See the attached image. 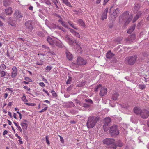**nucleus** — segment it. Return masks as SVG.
<instances>
[{
    "mask_svg": "<svg viewBox=\"0 0 149 149\" xmlns=\"http://www.w3.org/2000/svg\"><path fill=\"white\" fill-rule=\"evenodd\" d=\"M134 111L135 114L139 115L143 119H146L149 116V111L145 109H142L139 107L136 106Z\"/></svg>",
    "mask_w": 149,
    "mask_h": 149,
    "instance_id": "f257e3e1",
    "label": "nucleus"
},
{
    "mask_svg": "<svg viewBox=\"0 0 149 149\" xmlns=\"http://www.w3.org/2000/svg\"><path fill=\"white\" fill-rule=\"evenodd\" d=\"M129 12L127 11L123 13L120 17L119 21L121 20L125 22V25H127L132 19V15H129Z\"/></svg>",
    "mask_w": 149,
    "mask_h": 149,
    "instance_id": "f03ea898",
    "label": "nucleus"
},
{
    "mask_svg": "<svg viewBox=\"0 0 149 149\" xmlns=\"http://www.w3.org/2000/svg\"><path fill=\"white\" fill-rule=\"evenodd\" d=\"M99 118L96 117L95 118L94 116H90L88 118L86 125L88 128H93L95 125L96 123L99 120Z\"/></svg>",
    "mask_w": 149,
    "mask_h": 149,
    "instance_id": "7ed1b4c3",
    "label": "nucleus"
},
{
    "mask_svg": "<svg viewBox=\"0 0 149 149\" xmlns=\"http://www.w3.org/2000/svg\"><path fill=\"white\" fill-rule=\"evenodd\" d=\"M137 57L136 55L130 56L125 58V62L126 64L130 65H133L136 63Z\"/></svg>",
    "mask_w": 149,
    "mask_h": 149,
    "instance_id": "20e7f679",
    "label": "nucleus"
},
{
    "mask_svg": "<svg viewBox=\"0 0 149 149\" xmlns=\"http://www.w3.org/2000/svg\"><path fill=\"white\" fill-rule=\"evenodd\" d=\"M101 88L99 94L101 97H103L106 95L107 94V88L104 87H102V85L99 84L95 88L94 90L95 91H97L98 90V89Z\"/></svg>",
    "mask_w": 149,
    "mask_h": 149,
    "instance_id": "39448f33",
    "label": "nucleus"
},
{
    "mask_svg": "<svg viewBox=\"0 0 149 149\" xmlns=\"http://www.w3.org/2000/svg\"><path fill=\"white\" fill-rule=\"evenodd\" d=\"M109 132L112 136H115L119 134V131L117 129V127L115 125H114L111 127Z\"/></svg>",
    "mask_w": 149,
    "mask_h": 149,
    "instance_id": "423d86ee",
    "label": "nucleus"
},
{
    "mask_svg": "<svg viewBox=\"0 0 149 149\" xmlns=\"http://www.w3.org/2000/svg\"><path fill=\"white\" fill-rule=\"evenodd\" d=\"M66 39L68 41V44L73 46H76L77 48L79 49V48H81V47L79 45H78L77 43L72 39V38H70L69 36L68 35H67L65 36Z\"/></svg>",
    "mask_w": 149,
    "mask_h": 149,
    "instance_id": "0eeeda50",
    "label": "nucleus"
},
{
    "mask_svg": "<svg viewBox=\"0 0 149 149\" xmlns=\"http://www.w3.org/2000/svg\"><path fill=\"white\" fill-rule=\"evenodd\" d=\"M77 64L79 65H84L86 64V61L81 57H78L77 60Z\"/></svg>",
    "mask_w": 149,
    "mask_h": 149,
    "instance_id": "6e6552de",
    "label": "nucleus"
},
{
    "mask_svg": "<svg viewBox=\"0 0 149 149\" xmlns=\"http://www.w3.org/2000/svg\"><path fill=\"white\" fill-rule=\"evenodd\" d=\"M104 144L110 146L114 143V140L112 139H106L103 140Z\"/></svg>",
    "mask_w": 149,
    "mask_h": 149,
    "instance_id": "1a4fd4ad",
    "label": "nucleus"
},
{
    "mask_svg": "<svg viewBox=\"0 0 149 149\" xmlns=\"http://www.w3.org/2000/svg\"><path fill=\"white\" fill-rule=\"evenodd\" d=\"M25 25L26 29L30 31H32L33 29L32 23L31 21H28L26 22Z\"/></svg>",
    "mask_w": 149,
    "mask_h": 149,
    "instance_id": "9d476101",
    "label": "nucleus"
},
{
    "mask_svg": "<svg viewBox=\"0 0 149 149\" xmlns=\"http://www.w3.org/2000/svg\"><path fill=\"white\" fill-rule=\"evenodd\" d=\"M47 40L50 45H56L58 47H60L61 46L60 45H58V43L56 42L55 41H54L52 38H50V37H48L47 39Z\"/></svg>",
    "mask_w": 149,
    "mask_h": 149,
    "instance_id": "9b49d317",
    "label": "nucleus"
},
{
    "mask_svg": "<svg viewBox=\"0 0 149 149\" xmlns=\"http://www.w3.org/2000/svg\"><path fill=\"white\" fill-rule=\"evenodd\" d=\"M108 8H106L102 13L101 16V19L102 20L107 18V13L108 12Z\"/></svg>",
    "mask_w": 149,
    "mask_h": 149,
    "instance_id": "f8f14e48",
    "label": "nucleus"
},
{
    "mask_svg": "<svg viewBox=\"0 0 149 149\" xmlns=\"http://www.w3.org/2000/svg\"><path fill=\"white\" fill-rule=\"evenodd\" d=\"M13 72H12L11 74V77L13 78H15L16 76L17 70V68L16 67L13 66L12 68Z\"/></svg>",
    "mask_w": 149,
    "mask_h": 149,
    "instance_id": "ddd939ff",
    "label": "nucleus"
},
{
    "mask_svg": "<svg viewBox=\"0 0 149 149\" xmlns=\"http://www.w3.org/2000/svg\"><path fill=\"white\" fill-rule=\"evenodd\" d=\"M136 39L135 35L134 34H132L130 35L126 39L127 41L132 42Z\"/></svg>",
    "mask_w": 149,
    "mask_h": 149,
    "instance_id": "4468645a",
    "label": "nucleus"
},
{
    "mask_svg": "<svg viewBox=\"0 0 149 149\" xmlns=\"http://www.w3.org/2000/svg\"><path fill=\"white\" fill-rule=\"evenodd\" d=\"M114 56V54L111 53V52L110 51L107 53L106 56L107 58L110 59L113 57Z\"/></svg>",
    "mask_w": 149,
    "mask_h": 149,
    "instance_id": "2eb2a0df",
    "label": "nucleus"
},
{
    "mask_svg": "<svg viewBox=\"0 0 149 149\" xmlns=\"http://www.w3.org/2000/svg\"><path fill=\"white\" fill-rule=\"evenodd\" d=\"M70 31L77 38H79L80 37L79 34L77 32L74 31V30L69 29Z\"/></svg>",
    "mask_w": 149,
    "mask_h": 149,
    "instance_id": "dca6fc26",
    "label": "nucleus"
},
{
    "mask_svg": "<svg viewBox=\"0 0 149 149\" xmlns=\"http://www.w3.org/2000/svg\"><path fill=\"white\" fill-rule=\"evenodd\" d=\"M104 124L109 125L110 122H111V120L110 118L109 117L106 118L104 119Z\"/></svg>",
    "mask_w": 149,
    "mask_h": 149,
    "instance_id": "f3484780",
    "label": "nucleus"
},
{
    "mask_svg": "<svg viewBox=\"0 0 149 149\" xmlns=\"http://www.w3.org/2000/svg\"><path fill=\"white\" fill-rule=\"evenodd\" d=\"M6 13V15L11 14L12 13V10L11 7H9L8 8L5 9Z\"/></svg>",
    "mask_w": 149,
    "mask_h": 149,
    "instance_id": "a211bd4d",
    "label": "nucleus"
},
{
    "mask_svg": "<svg viewBox=\"0 0 149 149\" xmlns=\"http://www.w3.org/2000/svg\"><path fill=\"white\" fill-rule=\"evenodd\" d=\"M66 54L67 57L69 60H70L72 59L73 56L72 54L68 52H66Z\"/></svg>",
    "mask_w": 149,
    "mask_h": 149,
    "instance_id": "6ab92c4d",
    "label": "nucleus"
},
{
    "mask_svg": "<svg viewBox=\"0 0 149 149\" xmlns=\"http://www.w3.org/2000/svg\"><path fill=\"white\" fill-rule=\"evenodd\" d=\"M21 125L22 127L23 130H25L26 129L27 127V124L24 122H21L20 124Z\"/></svg>",
    "mask_w": 149,
    "mask_h": 149,
    "instance_id": "aec40b11",
    "label": "nucleus"
},
{
    "mask_svg": "<svg viewBox=\"0 0 149 149\" xmlns=\"http://www.w3.org/2000/svg\"><path fill=\"white\" fill-rule=\"evenodd\" d=\"M141 14L142 13L141 12H138V13L136 14V16L134 18L133 20V22H134L135 21H136L138 19L139 17L141 15Z\"/></svg>",
    "mask_w": 149,
    "mask_h": 149,
    "instance_id": "412c9836",
    "label": "nucleus"
},
{
    "mask_svg": "<svg viewBox=\"0 0 149 149\" xmlns=\"http://www.w3.org/2000/svg\"><path fill=\"white\" fill-rule=\"evenodd\" d=\"M135 28V25H134L129 29L127 31V33H131L134 30Z\"/></svg>",
    "mask_w": 149,
    "mask_h": 149,
    "instance_id": "4be33fe9",
    "label": "nucleus"
},
{
    "mask_svg": "<svg viewBox=\"0 0 149 149\" xmlns=\"http://www.w3.org/2000/svg\"><path fill=\"white\" fill-rule=\"evenodd\" d=\"M3 2L4 5L6 7L11 4V1L10 0H4Z\"/></svg>",
    "mask_w": 149,
    "mask_h": 149,
    "instance_id": "5701e85b",
    "label": "nucleus"
},
{
    "mask_svg": "<svg viewBox=\"0 0 149 149\" xmlns=\"http://www.w3.org/2000/svg\"><path fill=\"white\" fill-rule=\"evenodd\" d=\"M15 16L17 18H20L22 17L21 13L17 11H16L15 13Z\"/></svg>",
    "mask_w": 149,
    "mask_h": 149,
    "instance_id": "b1692460",
    "label": "nucleus"
},
{
    "mask_svg": "<svg viewBox=\"0 0 149 149\" xmlns=\"http://www.w3.org/2000/svg\"><path fill=\"white\" fill-rule=\"evenodd\" d=\"M119 94L117 93H114L112 96V99L114 100H116L119 96Z\"/></svg>",
    "mask_w": 149,
    "mask_h": 149,
    "instance_id": "393cba45",
    "label": "nucleus"
},
{
    "mask_svg": "<svg viewBox=\"0 0 149 149\" xmlns=\"http://www.w3.org/2000/svg\"><path fill=\"white\" fill-rule=\"evenodd\" d=\"M140 8V6L137 4L135 5L134 9V13H136Z\"/></svg>",
    "mask_w": 149,
    "mask_h": 149,
    "instance_id": "a878e982",
    "label": "nucleus"
},
{
    "mask_svg": "<svg viewBox=\"0 0 149 149\" xmlns=\"http://www.w3.org/2000/svg\"><path fill=\"white\" fill-rule=\"evenodd\" d=\"M58 22H60L64 27L65 28H68L67 24L65 22L62 21L61 19L59 20Z\"/></svg>",
    "mask_w": 149,
    "mask_h": 149,
    "instance_id": "bb28decb",
    "label": "nucleus"
},
{
    "mask_svg": "<svg viewBox=\"0 0 149 149\" xmlns=\"http://www.w3.org/2000/svg\"><path fill=\"white\" fill-rule=\"evenodd\" d=\"M8 24H10L13 26H15L16 23L15 21H9L8 22Z\"/></svg>",
    "mask_w": 149,
    "mask_h": 149,
    "instance_id": "cd10ccee",
    "label": "nucleus"
},
{
    "mask_svg": "<svg viewBox=\"0 0 149 149\" xmlns=\"http://www.w3.org/2000/svg\"><path fill=\"white\" fill-rule=\"evenodd\" d=\"M42 106H46V107H45L44 109H42L41 111H40L39 112V113H41L43 112H45V111H46V110H47L48 109V107L47 106V105L45 104H42Z\"/></svg>",
    "mask_w": 149,
    "mask_h": 149,
    "instance_id": "c85d7f7f",
    "label": "nucleus"
},
{
    "mask_svg": "<svg viewBox=\"0 0 149 149\" xmlns=\"http://www.w3.org/2000/svg\"><path fill=\"white\" fill-rule=\"evenodd\" d=\"M116 144L114 143L109 146V149H116Z\"/></svg>",
    "mask_w": 149,
    "mask_h": 149,
    "instance_id": "c756f323",
    "label": "nucleus"
},
{
    "mask_svg": "<svg viewBox=\"0 0 149 149\" xmlns=\"http://www.w3.org/2000/svg\"><path fill=\"white\" fill-rule=\"evenodd\" d=\"M119 13V10L118 8H117L114 10L113 12V14L114 16H116L117 14Z\"/></svg>",
    "mask_w": 149,
    "mask_h": 149,
    "instance_id": "7c9ffc66",
    "label": "nucleus"
},
{
    "mask_svg": "<svg viewBox=\"0 0 149 149\" xmlns=\"http://www.w3.org/2000/svg\"><path fill=\"white\" fill-rule=\"evenodd\" d=\"M116 145L117 147H122L123 145L121 141H119L117 142Z\"/></svg>",
    "mask_w": 149,
    "mask_h": 149,
    "instance_id": "2f4dec72",
    "label": "nucleus"
},
{
    "mask_svg": "<svg viewBox=\"0 0 149 149\" xmlns=\"http://www.w3.org/2000/svg\"><path fill=\"white\" fill-rule=\"evenodd\" d=\"M13 123L16 126L17 129L19 130L21 132H22V129L20 126L18 125L15 122H14Z\"/></svg>",
    "mask_w": 149,
    "mask_h": 149,
    "instance_id": "473e14b6",
    "label": "nucleus"
},
{
    "mask_svg": "<svg viewBox=\"0 0 149 149\" xmlns=\"http://www.w3.org/2000/svg\"><path fill=\"white\" fill-rule=\"evenodd\" d=\"M109 125L104 124L103 125V128L104 131L106 132L108 131L109 130Z\"/></svg>",
    "mask_w": 149,
    "mask_h": 149,
    "instance_id": "72a5a7b5",
    "label": "nucleus"
},
{
    "mask_svg": "<svg viewBox=\"0 0 149 149\" xmlns=\"http://www.w3.org/2000/svg\"><path fill=\"white\" fill-rule=\"evenodd\" d=\"M42 47L43 48H44L45 49V51L47 52L48 53L49 52V47H47L45 45H42Z\"/></svg>",
    "mask_w": 149,
    "mask_h": 149,
    "instance_id": "f704fd0d",
    "label": "nucleus"
},
{
    "mask_svg": "<svg viewBox=\"0 0 149 149\" xmlns=\"http://www.w3.org/2000/svg\"><path fill=\"white\" fill-rule=\"evenodd\" d=\"M51 93L52 94L53 97H57V94L54 91V90H52L51 91Z\"/></svg>",
    "mask_w": 149,
    "mask_h": 149,
    "instance_id": "c9c22d12",
    "label": "nucleus"
},
{
    "mask_svg": "<svg viewBox=\"0 0 149 149\" xmlns=\"http://www.w3.org/2000/svg\"><path fill=\"white\" fill-rule=\"evenodd\" d=\"M6 72H5L4 71H2L0 73V77H5L6 76Z\"/></svg>",
    "mask_w": 149,
    "mask_h": 149,
    "instance_id": "e433bc0d",
    "label": "nucleus"
},
{
    "mask_svg": "<svg viewBox=\"0 0 149 149\" xmlns=\"http://www.w3.org/2000/svg\"><path fill=\"white\" fill-rule=\"evenodd\" d=\"M78 22L80 23L81 25L84 27L85 26V24L84 22H83L82 20L81 19H79L78 21Z\"/></svg>",
    "mask_w": 149,
    "mask_h": 149,
    "instance_id": "4c0bfd02",
    "label": "nucleus"
},
{
    "mask_svg": "<svg viewBox=\"0 0 149 149\" xmlns=\"http://www.w3.org/2000/svg\"><path fill=\"white\" fill-rule=\"evenodd\" d=\"M68 23L71 26L76 30L77 29V28L74 26L73 23H72L70 21H68Z\"/></svg>",
    "mask_w": 149,
    "mask_h": 149,
    "instance_id": "58836bf2",
    "label": "nucleus"
},
{
    "mask_svg": "<svg viewBox=\"0 0 149 149\" xmlns=\"http://www.w3.org/2000/svg\"><path fill=\"white\" fill-rule=\"evenodd\" d=\"M146 88V86L144 84H139V88L140 89L143 90Z\"/></svg>",
    "mask_w": 149,
    "mask_h": 149,
    "instance_id": "ea45409f",
    "label": "nucleus"
},
{
    "mask_svg": "<svg viewBox=\"0 0 149 149\" xmlns=\"http://www.w3.org/2000/svg\"><path fill=\"white\" fill-rule=\"evenodd\" d=\"M0 68L1 70H4L6 68V67L4 64H2L0 66Z\"/></svg>",
    "mask_w": 149,
    "mask_h": 149,
    "instance_id": "a19ab883",
    "label": "nucleus"
},
{
    "mask_svg": "<svg viewBox=\"0 0 149 149\" xmlns=\"http://www.w3.org/2000/svg\"><path fill=\"white\" fill-rule=\"evenodd\" d=\"M22 99L23 101L24 102H27L28 101L24 94L23 95V96L22 97Z\"/></svg>",
    "mask_w": 149,
    "mask_h": 149,
    "instance_id": "79ce46f5",
    "label": "nucleus"
},
{
    "mask_svg": "<svg viewBox=\"0 0 149 149\" xmlns=\"http://www.w3.org/2000/svg\"><path fill=\"white\" fill-rule=\"evenodd\" d=\"M25 104L27 106H35L36 105V104L35 103H25Z\"/></svg>",
    "mask_w": 149,
    "mask_h": 149,
    "instance_id": "37998d69",
    "label": "nucleus"
},
{
    "mask_svg": "<svg viewBox=\"0 0 149 149\" xmlns=\"http://www.w3.org/2000/svg\"><path fill=\"white\" fill-rule=\"evenodd\" d=\"M72 81V78L71 77H69V79L67 80L66 84H70L71 81Z\"/></svg>",
    "mask_w": 149,
    "mask_h": 149,
    "instance_id": "c03bdc74",
    "label": "nucleus"
},
{
    "mask_svg": "<svg viewBox=\"0 0 149 149\" xmlns=\"http://www.w3.org/2000/svg\"><path fill=\"white\" fill-rule=\"evenodd\" d=\"M85 101L86 102L88 103L92 104L93 103L92 100L91 99H85Z\"/></svg>",
    "mask_w": 149,
    "mask_h": 149,
    "instance_id": "a18cd8bd",
    "label": "nucleus"
},
{
    "mask_svg": "<svg viewBox=\"0 0 149 149\" xmlns=\"http://www.w3.org/2000/svg\"><path fill=\"white\" fill-rule=\"evenodd\" d=\"M122 107L123 108L127 109L129 107V105L127 104H122Z\"/></svg>",
    "mask_w": 149,
    "mask_h": 149,
    "instance_id": "49530a36",
    "label": "nucleus"
},
{
    "mask_svg": "<svg viewBox=\"0 0 149 149\" xmlns=\"http://www.w3.org/2000/svg\"><path fill=\"white\" fill-rule=\"evenodd\" d=\"M51 69L52 68L51 66H48L46 68V69H45V71H46V72H49Z\"/></svg>",
    "mask_w": 149,
    "mask_h": 149,
    "instance_id": "de8ad7c7",
    "label": "nucleus"
},
{
    "mask_svg": "<svg viewBox=\"0 0 149 149\" xmlns=\"http://www.w3.org/2000/svg\"><path fill=\"white\" fill-rule=\"evenodd\" d=\"M45 139L46 140L47 144L48 145H49L50 142L49 140L48 136H45Z\"/></svg>",
    "mask_w": 149,
    "mask_h": 149,
    "instance_id": "09e8293b",
    "label": "nucleus"
},
{
    "mask_svg": "<svg viewBox=\"0 0 149 149\" xmlns=\"http://www.w3.org/2000/svg\"><path fill=\"white\" fill-rule=\"evenodd\" d=\"M58 136L60 138V140L61 143H64V139L61 136L59 135H58Z\"/></svg>",
    "mask_w": 149,
    "mask_h": 149,
    "instance_id": "8fccbe9b",
    "label": "nucleus"
},
{
    "mask_svg": "<svg viewBox=\"0 0 149 149\" xmlns=\"http://www.w3.org/2000/svg\"><path fill=\"white\" fill-rule=\"evenodd\" d=\"M25 80L28 82H31L32 81L28 77H26L25 78Z\"/></svg>",
    "mask_w": 149,
    "mask_h": 149,
    "instance_id": "3c124183",
    "label": "nucleus"
},
{
    "mask_svg": "<svg viewBox=\"0 0 149 149\" xmlns=\"http://www.w3.org/2000/svg\"><path fill=\"white\" fill-rule=\"evenodd\" d=\"M45 4L47 5L51 4L50 2L48 0H45Z\"/></svg>",
    "mask_w": 149,
    "mask_h": 149,
    "instance_id": "603ef678",
    "label": "nucleus"
},
{
    "mask_svg": "<svg viewBox=\"0 0 149 149\" xmlns=\"http://www.w3.org/2000/svg\"><path fill=\"white\" fill-rule=\"evenodd\" d=\"M39 84L42 87H44L45 86V84L42 82H40L39 83Z\"/></svg>",
    "mask_w": 149,
    "mask_h": 149,
    "instance_id": "864d4df0",
    "label": "nucleus"
},
{
    "mask_svg": "<svg viewBox=\"0 0 149 149\" xmlns=\"http://www.w3.org/2000/svg\"><path fill=\"white\" fill-rule=\"evenodd\" d=\"M65 3L69 7H71V5L70 3L68 2V1H67V2H66Z\"/></svg>",
    "mask_w": 149,
    "mask_h": 149,
    "instance_id": "5fc2aeb1",
    "label": "nucleus"
},
{
    "mask_svg": "<svg viewBox=\"0 0 149 149\" xmlns=\"http://www.w3.org/2000/svg\"><path fill=\"white\" fill-rule=\"evenodd\" d=\"M23 88H24L25 89L27 90L28 91H29L30 90V88L27 86H24L23 87Z\"/></svg>",
    "mask_w": 149,
    "mask_h": 149,
    "instance_id": "6e6d98bb",
    "label": "nucleus"
},
{
    "mask_svg": "<svg viewBox=\"0 0 149 149\" xmlns=\"http://www.w3.org/2000/svg\"><path fill=\"white\" fill-rule=\"evenodd\" d=\"M43 91L45 93H46L48 96H49V93L46 90L43 89Z\"/></svg>",
    "mask_w": 149,
    "mask_h": 149,
    "instance_id": "4d7b16f0",
    "label": "nucleus"
},
{
    "mask_svg": "<svg viewBox=\"0 0 149 149\" xmlns=\"http://www.w3.org/2000/svg\"><path fill=\"white\" fill-rule=\"evenodd\" d=\"M43 64V62L42 61H41L40 62H38L37 63V65H42Z\"/></svg>",
    "mask_w": 149,
    "mask_h": 149,
    "instance_id": "13d9d810",
    "label": "nucleus"
},
{
    "mask_svg": "<svg viewBox=\"0 0 149 149\" xmlns=\"http://www.w3.org/2000/svg\"><path fill=\"white\" fill-rule=\"evenodd\" d=\"M8 132L7 130H4L3 132V135H5L6 134H7Z\"/></svg>",
    "mask_w": 149,
    "mask_h": 149,
    "instance_id": "bf43d9fd",
    "label": "nucleus"
},
{
    "mask_svg": "<svg viewBox=\"0 0 149 149\" xmlns=\"http://www.w3.org/2000/svg\"><path fill=\"white\" fill-rule=\"evenodd\" d=\"M109 0H104L103 3V5H105L107 3Z\"/></svg>",
    "mask_w": 149,
    "mask_h": 149,
    "instance_id": "052dcab7",
    "label": "nucleus"
},
{
    "mask_svg": "<svg viewBox=\"0 0 149 149\" xmlns=\"http://www.w3.org/2000/svg\"><path fill=\"white\" fill-rule=\"evenodd\" d=\"M7 121L8 122V125H11L12 124V122L8 119H7Z\"/></svg>",
    "mask_w": 149,
    "mask_h": 149,
    "instance_id": "680f3d73",
    "label": "nucleus"
},
{
    "mask_svg": "<svg viewBox=\"0 0 149 149\" xmlns=\"http://www.w3.org/2000/svg\"><path fill=\"white\" fill-rule=\"evenodd\" d=\"M8 96V94L7 93H5L4 94V97L6 99Z\"/></svg>",
    "mask_w": 149,
    "mask_h": 149,
    "instance_id": "e2e57ef3",
    "label": "nucleus"
},
{
    "mask_svg": "<svg viewBox=\"0 0 149 149\" xmlns=\"http://www.w3.org/2000/svg\"><path fill=\"white\" fill-rule=\"evenodd\" d=\"M43 102H45V103H47L48 104H49L50 103V101H49L48 100H44L43 101Z\"/></svg>",
    "mask_w": 149,
    "mask_h": 149,
    "instance_id": "0e129e2a",
    "label": "nucleus"
},
{
    "mask_svg": "<svg viewBox=\"0 0 149 149\" xmlns=\"http://www.w3.org/2000/svg\"><path fill=\"white\" fill-rule=\"evenodd\" d=\"M7 89H8L9 91L10 92H13V91L12 88H7L6 90H7Z\"/></svg>",
    "mask_w": 149,
    "mask_h": 149,
    "instance_id": "69168bd1",
    "label": "nucleus"
},
{
    "mask_svg": "<svg viewBox=\"0 0 149 149\" xmlns=\"http://www.w3.org/2000/svg\"><path fill=\"white\" fill-rule=\"evenodd\" d=\"M33 7L32 6H30L29 7V10H33Z\"/></svg>",
    "mask_w": 149,
    "mask_h": 149,
    "instance_id": "338daca9",
    "label": "nucleus"
},
{
    "mask_svg": "<svg viewBox=\"0 0 149 149\" xmlns=\"http://www.w3.org/2000/svg\"><path fill=\"white\" fill-rule=\"evenodd\" d=\"M147 124L148 126L149 127V119H148L147 122Z\"/></svg>",
    "mask_w": 149,
    "mask_h": 149,
    "instance_id": "774afa93",
    "label": "nucleus"
}]
</instances>
